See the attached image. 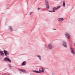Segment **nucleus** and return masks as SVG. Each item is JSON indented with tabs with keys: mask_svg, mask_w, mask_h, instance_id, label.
Instances as JSON below:
<instances>
[{
	"mask_svg": "<svg viewBox=\"0 0 75 75\" xmlns=\"http://www.w3.org/2000/svg\"><path fill=\"white\" fill-rule=\"evenodd\" d=\"M41 69H42V71L41 70L39 69V71L40 72H41V71L42 72H44V68H43L42 67L41 68Z\"/></svg>",
	"mask_w": 75,
	"mask_h": 75,
	"instance_id": "nucleus-11",
	"label": "nucleus"
},
{
	"mask_svg": "<svg viewBox=\"0 0 75 75\" xmlns=\"http://www.w3.org/2000/svg\"><path fill=\"white\" fill-rule=\"evenodd\" d=\"M63 6L64 7H65V0H64L63 1Z\"/></svg>",
	"mask_w": 75,
	"mask_h": 75,
	"instance_id": "nucleus-13",
	"label": "nucleus"
},
{
	"mask_svg": "<svg viewBox=\"0 0 75 75\" xmlns=\"http://www.w3.org/2000/svg\"><path fill=\"white\" fill-rule=\"evenodd\" d=\"M4 60L5 61H9V62H10V59L7 57H6L4 58Z\"/></svg>",
	"mask_w": 75,
	"mask_h": 75,
	"instance_id": "nucleus-7",
	"label": "nucleus"
},
{
	"mask_svg": "<svg viewBox=\"0 0 75 75\" xmlns=\"http://www.w3.org/2000/svg\"><path fill=\"white\" fill-rule=\"evenodd\" d=\"M55 11L54 10L52 11V12H55Z\"/></svg>",
	"mask_w": 75,
	"mask_h": 75,
	"instance_id": "nucleus-24",
	"label": "nucleus"
},
{
	"mask_svg": "<svg viewBox=\"0 0 75 75\" xmlns=\"http://www.w3.org/2000/svg\"><path fill=\"white\" fill-rule=\"evenodd\" d=\"M37 57L39 58V59L40 60V61H41V56H40V55L39 54L37 55Z\"/></svg>",
	"mask_w": 75,
	"mask_h": 75,
	"instance_id": "nucleus-9",
	"label": "nucleus"
},
{
	"mask_svg": "<svg viewBox=\"0 0 75 75\" xmlns=\"http://www.w3.org/2000/svg\"><path fill=\"white\" fill-rule=\"evenodd\" d=\"M44 48H47V46H46V45H44Z\"/></svg>",
	"mask_w": 75,
	"mask_h": 75,
	"instance_id": "nucleus-21",
	"label": "nucleus"
},
{
	"mask_svg": "<svg viewBox=\"0 0 75 75\" xmlns=\"http://www.w3.org/2000/svg\"><path fill=\"white\" fill-rule=\"evenodd\" d=\"M18 69L20 70V71H21L22 72H23L24 73H25L26 72V71L25 70H21L20 69Z\"/></svg>",
	"mask_w": 75,
	"mask_h": 75,
	"instance_id": "nucleus-10",
	"label": "nucleus"
},
{
	"mask_svg": "<svg viewBox=\"0 0 75 75\" xmlns=\"http://www.w3.org/2000/svg\"><path fill=\"white\" fill-rule=\"evenodd\" d=\"M61 8V6H57V10H58V9H59V8Z\"/></svg>",
	"mask_w": 75,
	"mask_h": 75,
	"instance_id": "nucleus-18",
	"label": "nucleus"
},
{
	"mask_svg": "<svg viewBox=\"0 0 75 75\" xmlns=\"http://www.w3.org/2000/svg\"><path fill=\"white\" fill-rule=\"evenodd\" d=\"M10 30L11 31H13V28H12V26H10Z\"/></svg>",
	"mask_w": 75,
	"mask_h": 75,
	"instance_id": "nucleus-15",
	"label": "nucleus"
},
{
	"mask_svg": "<svg viewBox=\"0 0 75 75\" xmlns=\"http://www.w3.org/2000/svg\"><path fill=\"white\" fill-rule=\"evenodd\" d=\"M48 47L50 50H52L53 48V46L51 43H50L48 45Z\"/></svg>",
	"mask_w": 75,
	"mask_h": 75,
	"instance_id": "nucleus-3",
	"label": "nucleus"
},
{
	"mask_svg": "<svg viewBox=\"0 0 75 75\" xmlns=\"http://www.w3.org/2000/svg\"><path fill=\"white\" fill-rule=\"evenodd\" d=\"M49 11V12H50L51 13L52 12V11Z\"/></svg>",
	"mask_w": 75,
	"mask_h": 75,
	"instance_id": "nucleus-23",
	"label": "nucleus"
},
{
	"mask_svg": "<svg viewBox=\"0 0 75 75\" xmlns=\"http://www.w3.org/2000/svg\"><path fill=\"white\" fill-rule=\"evenodd\" d=\"M11 65H10V68H11Z\"/></svg>",
	"mask_w": 75,
	"mask_h": 75,
	"instance_id": "nucleus-26",
	"label": "nucleus"
},
{
	"mask_svg": "<svg viewBox=\"0 0 75 75\" xmlns=\"http://www.w3.org/2000/svg\"><path fill=\"white\" fill-rule=\"evenodd\" d=\"M70 50L71 51V52L74 54V55H75V52H74V50L73 48H72V47H70Z\"/></svg>",
	"mask_w": 75,
	"mask_h": 75,
	"instance_id": "nucleus-6",
	"label": "nucleus"
},
{
	"mask_svg": "<svg viewBox=\"0 0 75 75\" xmlns=\"http://www.w3.org/2000/svg\"><path fill=\"white\" fill-rule=\"evenodd\" d=\"M64 19L63 18H59L57 19V20L59 22H62L63 20H64Z\"/></svg>",
	"mask_w": 75,
	"mask_h": 75,
	"instance_id": "nucleus-4",
	"label": "nucleus"
},
{
	"mask_svg": "<svg viewBox=\"0 0 75 75\" xmlns=\"http://www.w3.org/2000/svg\"><path fill=\"white\" fill-rule=\"evenodd\" d=\"M10 63L11 62V60L10 59Z\"/></svg>",
	"mask_w": 75,
	"mask_h": 75,
	"instance_id": "nucleus-25",
	"label": "nucleus"
},
{
	"mask_svg": "<svg viewBox=\"0 0 75 75\" xmlns=\"http://www.w3.org/2000/svg\"><path fill=\"white\" fill-rule=\"evenodd\" d=\"M33 12H31L30 13V16H31V14H33Z\"/></svg>",
	"mask_w": 75,
	"mask_h": 75,
	"instance_id": "nucleus-20",
	"label": "nucleus"
},
{
	"mask_svg": "<svg viewBox=\"0 0 75 75\" xmlns=\"http://www.w3.org/2000/svg\"><path fill=\"white\" fill-rule=\"evenodd\" d=\"M52 10H57V7H53L52 8Z\"/></svg>",
	"mask_w": 75,
	"mask_h": 75,
	"instance_id": "nucleus-16",
	"label": "nucleus"
},
{
	"mask_svg": "<svg viewBox=\"0 0 75 75\" xmlns=\"http://www.w3.org/2000/svg\"><path fill=\"white\" fill-rule=\"evenodd\" d=\"M4 54L6 56H7V55H8V51H7V50H4Z\"/></svg>",
	"mask_w": 75,
	"mask_h": 75,
	"instance_id": "nucleus-5",
	"label": "nucleus"
},
{
	"mask_svg": "<svg viewBox=\"0 0 75 75\" xmlns=\"http://www.w3.org/2000/svg\"><path fill=\"white\" fill-rule=\"evenodd\" d=\"M26 64L27 62L25 61H24L23 62L22 65V66H24V65H25Z\"/></svg>",
	"mask_w": 75,
	"mask_h": 75,
	"instance_id": "nucleus-8",
	"label": "nucleus"
},
{
	"mask_svg": "<svg viewBox=\"0 0 75 75\" xmlns=\"http://www.w3.org/2000/svg\"><path fill=\"white\" fill-rule=\"evenodd\" d=\"M33 72H35V73H37V71L36 70H33L32 71Z\"/></svg>",
	"mask_w": 75,
	"mask_h": 75,
	"instance_id": "nucleus-19",
	"label": "nucleus"
},
{
	"mask_svg": "<svg viewBox=\"0 0 75 75\" xmlns=\"http://www.w3.org/2000/svg\"><path fill=\"white\" fill-rule=\"evenodd\" d=\"M0 54H1V55H2V56H4V53L1 51H0Z\"/></svg>",
	"mask_w": 75,
	"mask_h": 75,
	"instance_id": "nucleus-14",
	"label": "nucleus"
},
{
	"mask_svg": "<svg viewBox=\"0 0 75 75\" xmlns=\"http://www.w3.org/2000/svg\"><path fill=\"white\" fill-rule=\"evenodd\" d=\"M54 30H55V29H54Z\"/></svg>",
	"mask_w": 75,
	"mask_h": 75,
	"instance_id": "nucleus-28",
	"label": "nucleus"
},
{
	"mask_svg": "<svg viewBox=\"0 0 75 75\" xmlns=\"http://www.w3.org/2000/svg\"><path fill=\"white\" fill-rule=\"evenodd\" d=\"M64 35L65 37H66L68 40H69L71 38L70 35L67 32L65 33L64 34Z\"/></svg>",
	"mask_w": 75,
	"mask_h": 75,
	"instance_id": "nucleus-2",
	"label": "nucleus"
},
{
	"mask_svg": "<svg viewBox=\"0 0 75 75\" xmlns=\"http://www.w3.org/2000/svg\"><path fill=\"white\" fill-rule=\"evenodd\" d=\"M63 47H65V48H67V43L66 44L64 45H63Z\"/></svg>",
	"mask_w": 75,
	"mask_h": 75,
	"instance_id": "nucleus-17",
	"label": "nucleus"
},
{
	"mask_svg": "<svg viewBox=\"0 0 75 75\" xmlns=\"http://www.w3.org/2000/svg\"><path fill=\"white\" fill-rule=\"evenodd\" d=\"M62 42L63 45H65L66 44H67V42H66L64 40H63Z\"/></svg>",
	"mask_w": 75,
	"mask_h": 75,
	"instance_id": "nucleus-12",
	"label": "nucleus"
},
{
	"mask_svg": "<svg viewBox=\"0 0 75 75\" xmlns=\"http://www.w3.org/2000/svg\"><path fill=\"white\" fill-rule=\"evenodd\" d=\"M45 4L46 8H47V9H49V8H50V6H49V3L48 1L47 0H45Z\"/></svg>",
	"mask_w": 75,
	"mask_h": 75,
	"instance_id": "nucleus-1",
	"label": "nucleus"
},
{
	"mask_svg": "<svg viewBox=\"0 0 75 75\" xmlns=\"http://www.w3.org/2000/svg\"><path fill=\"white\" fill-rule=\"evenodd\" d=\"M36 73H41V72L37 71Z\"/></svg>",
	"mask_w": 75,
	"mask_h": 75,
	"instance_id": "nucleus-22",
	"label": "nucleus"
},
{
	"mask_svg": "<svg viewBox=\"0 0 75 75\" xmlns=\"http://www.w3.org/2000/svg\"><path fill=\"white\" fill-rule=\"evenodd\" d=\"M40 8H38V10H40Z\"/></svg>",
	"mask_w": 75,
	"mask_h": 75,
	"instance_id": "nucleus-27",
	"label": "nucleus"
}]
</instances>
